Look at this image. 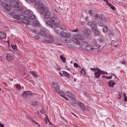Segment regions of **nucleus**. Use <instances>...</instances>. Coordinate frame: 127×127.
I'll use <instances>...</instances> for the list:
<instances>
[{
  "label": "nucleus",
  "mask_w": 127,
  "mask_h": 127,
  "mask_svg": "<svg viewBox=\"0 0 127 127\" xmlns=\"http://www.w3.org/2000/svg\"><path fill=\"white\" fill-rule=\"evenodd\" d=\"M33 25L35 27L39 26H40L39 22L37 21H34L33 23Z\"/></svg>",
  "instance_id": "nucleus-22"
},
{
  "label": "nucleus",
  "mask_w": 127,
  "mask_h": 127,
  "mask_svg": "<svg viewBox=\"0 0 127 127\" xmlns=\"http://www.w3.org/2000/svg\"><path fill=\"white\" fill-rule=\"evenodd\" d=\"M113 10H115V7L113 6H112V7H111V8Z\"/></svg>",
  "instance_id": "nucleus-49"
},
{
  "label": "nucleus",
  "mask_w": 127,
  "mask_h": 127,
  "mask_svg": "<svg viewBox=\"0 0 127 127\" xmlns=\"http://www.w3.org/2000/svg\"><path fill=\"white\" fill-rule=\"evenodd\" d=\"M15 14L13 12H10V14L11 15H13V14Z\"/></svg>",
  "instance_id": "nucleus-50"
},
{
  "label": "nucleus",
  "mask_w": 127,
  "mask_h": 127,
  "mask_svg": "<svg viewBox=\"0 0 127 127\" xmlns=\"http://www.w3.org/2000/svg\"><path fill=\"white\" fill-rule=\"evenodd\" d=\"M121 63H122V64H125L126 63V62L125 61H123Z\"/></svg>",
  "instance_id": "nucleus-57"
},
{
  "label": "nucleus",
  "mask_w": 127,
  "mask_h": 127,
  "mask_svg": "<svg viewBox=\"0 0 127 127\" xmlns=\"http://www.w3.org/2000/svg\"><path fill=\"white\" fill-rule=\"evenodd\" d=\"M11 45L12 49L14 51H16L17 50V48L16 45L11 44Z\"/></svg>",
  "instance_id": "nucleus-28"
},
{
  "label": "nucleus",
  "mask_w": 127,
  "mask_h": 127,
  "mask_svg": "<svg viewBox=\"0 0 127 127\" xmlns=\"http://www.w3.org/2000/svg\"><path fill=\"white\" fill-rule=\"evenodd\" d=\"M46 37V39L47 40H43V42L44 43L51 42L53 40V38L49 34L47 35Z\"/></svg>",
  "instance_id": "nucleus-12"
},
{
  "label": "nucleus",
  "mask_w": 127,
  "mask_h": 127,
  "mask_svg": "<svg viewBox=\"0 0 127 127\" xmlns=\"http://www.w3.org/2000/svg\"><path fill=\"white\" fill-rule=\"evenodd\" d=\"M16 1H13L11 2L10 4V6L11 7H14V10H16L19 11V10H21L22 9V7L20 6H18L16 7Z\"/></svg>",
  "instance_id": "nucleus-10"
},
{
  "label": "nucleus",
  "mask_w": 127,
  "mask_h": 127,
  "mask_svg": "<svg viewBox=\"0 0 127 127\" xmlns=\"http://www.w3.org/2000/svg\"><path fill=\"white\" fill-rule=\"evenodd\" d=\"M13 18L15 19L18 20L20 22L26 24L28 25L29 24V23L28 21L29 18L27 17L21 15L20 16L15 15L14 16Z\"/></svg>",
  "instance_id": "nucleus-2"
},
{
  "label": "nucleus",
  "mask_w": 127,
  "mask_h": 127,
  "mask_svg": "<svg viewBox=\"0 0 127 127\" xmlns=\"http://www.w3.org/2000/svg\"><path fill=\"white\" fill-rule=\"evenodd\" d=\"M89 13L91 16H93L94 15L93 12L92 10H90L89 11Z\"/></svg>",
  "instance_id": "nucleus-38"
},
{
  "label": "nucleus",
  "mask_w": 127,
  "mask_h": 127,
  "mask_svg": "<svg viewBox=\"0 0 127 127\" xmlns=\"http://www.w3.org/2000/svg\"><path fill=\"white\" fill-rule=\"evenodd\" d=\"M69 37L66 38H67V39H66L65 40V41L68 43H69L71 41V39L69 38Z\"/></svg>",
  "instance_id": "nucleus-31"
},
{
  "label": "nucleus",
  "mask_w": 127,
  "mask_h": 127,
  "mask_svg": "<svg viewBox=\"0 0 127 127\" xmlns=\"http://www.w3.org/2000/svg\"><path fill=\"white\" fill-rule=\"evenodd\" d=\"M47 31V29L43 27H41L40 29V30L33 29L32 30V32H34L37 34L40 35L41 36L44 37L46 36L47 35L46 33Z\"/></svg>",
  "instance_id": "nucleus-3"
},
{
  "label": "nucleus",
  "mask_w": 127,
  "mask_h": 127,
  "mask_svg": "<svg viewBox=\"0 0 127 127\" xmlns=\"http://www.w3.org/2000/svg\"><path fill=\"white\" fill-rule=\"evenodd\" d=\"M104 1H105L106 2V3L107 4V2H109L107 0H103Z\"/></svg>",
  "instance_id": "nucleus-54"
},
{
  "label": "nucleus",
  "mask_w": 127,
  "mask_h": 127,
  "mask_svg": "<svg viewBox=\"0 0 127 127\" xmlns=\"http://www.w3.org/2000/svg\"><path fill=\"white\" fill-rule=\"evenodd\" d=\"M99 18V16L97 14L95 16V20H97Z\"/></svg>",
  "instance_id": "nucleus-40"
},
{
  "label": "nucleus",
  "mask_w": 127,
  "mask_h": 127,
  "mask_svg": "<svg viewBox=\"0 0 127 127\" xmlns=\"http://www.w3.org/2000/svg\"><path fill=\"white\" fill-rule=\"evenodd\" d=\"M80 106L82 109L84 110L85 109V107L84 104L81 103H79Z\"/></svg>",
  "instance_id": "nucleus-30"
},
{
  "label": "nucleus",
  "mask_w": 127,
  "mask_h": 127,
  "mask_svg": "<svg viewBox=\"0 0 127 127\" xmlns=\"http://www.w3.org/2000/svg\"><path fill=\"white\" fill-rule=\"evenodd\" d=\"M10 81H12L13 80L12 79H10Z\"/></svg>",
  "instance_id": "nucleus-60"
},
{
  "label": "nucleus",
  "mask_w": 127,
  "mask_h": 127,
  "mask_svg": "<svg viewBox=\"0 0 127 127\" xmlns=\"http://www.w3.org/2000/svg\"><path fill=\"white\" fill-rule=\"evenodd\" d=\"M97 68H91V70L93 71H95L96 70H97Z\"/></svg>",
  "instance_id": "nucleus-46"
},
{
  "label": "nucleus",
  "mask_w": 127,
  "mask_h": 127,
  "mask_svg": "<svg viewBox=\"0 0 127 127\" xmlns=\"http://www.w3.org/2000/svg\"><path fill=\"white\" fill-rule=\"evenodd\" d=\"M2 5L4 8L6 9L7 11H9L10 9L9 6L5 3H3Z\"/></svg>",
  "instance_id": "nucleus-16"
},
{
  "label": "nucleus",
  "mask_w": 127,
  "mask_h": 127,
  "mask_svg": "<svg viewBox=\"0 0 127 127\" xmlns=\"http://www.w3.org/2000/svg\"><path fill=\"white\" fill-rule=\"evenodd\" d=\"M93 23L92 22H89L87 23V25L91 26L93 24Z\"/></svg>",
  "instance_id": "nucleus-42"
},
{
  "label": "nucleus",
  "mask_w": 127,
  "mask_h": 127,
  "mask_svg": "<svg viewBox=\"0 0 127 127\" xmlns=\"http://www.w3.org/2000/svg\"><path fill=\"white\" fill-rule=\"evenodd\" d=\"M74 66L76 68H77L78 66V65L76 63H75L74 64Z\"/></svg>",
  "instance_id": "nucleus-44"
},
{
  "label": "nucleus",
  "mask_w": 127,
  "mask_h": 127,
  "mask_svg": "<svg viewBox=\"0 0 127 127\" xmlns=\"http://www.w3.org/2000/svg\"><path fill=\"white\" fill-rule=\"evenodd\" d=\"M1 90V89L0 88V90Z\"/></svg>",
  "instance_id": "nucleus-63"
},
{
  "label": "nucleus",
  "mask_w": 127,
  "mask_h": 127,
  "mask_svg": "<svg viewBox=\"0 0 127 127\" xmlns=\"http://www.w3.org/2000/svg\"><path fill=\"white\" fill-rule=\"evenodd\" d=\"M107 74V73L106 72H104L102 71L99 69L97 68V70L95 72L94 78L95 79H96V78L99 77L101 75H103V74Z\"/></svg>",
  "instance_id": "nucleus-9"
},
{
  "label": "nucleus",
  "mask_w": 127,
  "mask_h": 127,
  "mask_svg": "<svg viewBox=\"0 0 127 127\" xmlns=\"http://www.w3.org/2000/svg\"><path fill=\"white\" fill-rule=\"evenodd\" d=\"M124 101H126L127 100V97L125 93L124 94Z\"/></svg>",
  "instance_id": "nucleus-41"
},
{
  "label": "nucleus",
  "mask_w": 127,
  "mask_h": 127,
  "mask_svg": "<svg viewBox=\"0 0 127 127\" xmlns=\"http://www.w3.org/2000/svg\"><path fill=\"white\" fill-rule=\"evenodd\" d=\"M72 32H76L77 31V30H73L72 31Z\"/></svg>",
  "instance_id": "nucleus-58"
},
{
  "label": "nucleus",
  "mask_w": 127,
  "mask_h": 127,
  "mask_svg": "<svg viewBox=\"0 0 127 127\" xmlns=\"http://www.w3.org/2000/svg\"><path fill=\"white\" fill-rule=\"evenodd\" d=\"M39 36L38 35H36L34 37V38L35 39H39Z\"/></svg>",
  "instance_id": "nucleus-43"
},
{
  "label": "nucleus",
  "mask_w": 127,
  "mask_h": 127,
  "mask_svg": "<svg viewBox=\"0 0 127 127\" xmlns=\"http://www.w3.org/2000/svg\"><path fill=\"white\" fill-rule=\"evenodd\" d=\"M6 59L8 61H10L12 60V56L10 54H8L6 57Z\"/></svg>",
  "instance_id": "nucleus-20"
},
{
  "label": "nucleus",
  "mask_w": 127,
  "mask_h": 127,
  "mask_svg": "<svg viewBox=\"0 0 127 127\" xmlns=\"http://www.w3.org/2000/svg\"><path fill=\"white\" fill-rule=\"evenodd\" d=\"M108 74V73H107V74H103V75H102L101 76V77L102 78H105L108 79H111L112 78V76L111 75V76H110L109 77H106V74Z\"/></svg>",
  "instance_id": "nucleus-23"
},
{
  "label": "nucleus",
  "mask_w": 127,
  "mask_h": 127,
  "mask_svg": "<svg viewBox=\"0 0 127 127\" xmlns=\"http://www.w3.org/2000/svg\"><path fill=\"white\" fill-rule=\"evenodd\" d=\"M66 94L73 101V103L70 102V104L72 105L76 106L75 104L77 101L75 99V95L71 92L68 91L66 92Z\"/></svg>",
  "instance_id": "nucleus-6"
},
{
  "label": "nucleus",
  "mask_w": 127,
  "mask_h": 127,
  "mask_svg": "<svg viewBox=\"0 0 127 127\" xmlns=\"http://www.w3.org/2000/svg\"><path fill=\"white\" fill-rule=\"evenodd\" d=\"M54 30L56 33L61 35L64 37L67 38L70 37V34L64 32L60 27H56Z\"/></svg>",
  "instance_id": "nucleus-5"
},
{
  "label": "nucleus",
  "mask_w": 127,
  "mask_h": 127,
  "mask_svg": "<svg viewBox=\"0 0 127 127\" xmlns=\"http://www.w3.org/2000/svg\"><path fill=\"white\" fill-rule=\"evenodd\" d=\"M81 73L83 75H85L86 74V72L84 69H82L81 70Z\"/></svg>",
  "instance_id": "nucleus-37"
},
{
  "label": "nucleus",
  "mask_w": 127,
  "mask_h": 127,
  "mask_svg": "<svg viewBox=\"0 0 127 127\" xmlns=\"http://www.w3.org/2000/svg\"><path fill=\"white\" fill-rule=\"evenodd\" d=\"M60 27L63 31L64 30H65L66 29L65 27L63 25H60Z\"/></svg>",
  "instance_id": "nucleus-25"
},
{
  "label": "nucleus",
  "mask_w": 127,
  "mask_h": 127,
  "mask_svg": "<svg viewBox=\"0 0 127 127\" xmlns=\"http://www.w3.org/2000/svg\"><path fill=\"white\" fill-rule=\"evenodd\" d=\"M60 73L62 76V75L61 74V73Z\"/></svg>",
  "instance_id": "nucleus-61"
},
{
  "label": "nucleus",
  "mask_w": 127,
  "mask_h": 127,
  "mask_svg": "<svg viewBox=\"0 0 127 127\" xmlns=\"http://www.w3.org/2000/svg\"><path fill=\"white\" fill-rule=\"evenodd\" d=\"M101 51L100 50H97V52L98 53H100L101 52Z\"/></svg>",
  "instance_id": "nucleus-56"
},
{
  "label": "nucleus",
  "mask_w": 127,
  "mask_h": 127,
  "mask_svg": "<svg viewBox=\"0 0 127 127\" xmlns=\"http://www.w3.org/2000/svg\"><path fill=\"white\" fill-rule=\"evenodd\" d=\"M84 32L85 35L86 36H89L91 33V31L89 30H85Z\"/></svg>",
  "instance_id": "nucleus-18"
},
{
  "label": "nucleus",
  "mask_w": 127,
  "mask_h": 127,
  "mask_svg": "<svg viewBox=\"0 0 127 127\" xmlns=\"http://www.w3.org/2000/svg\"><path fill=\"white\" fill-rule=\"evenodd\" d=\"M16 87L17 88H18V89H20L21 88L20 86L19 85H16Z\"/></svg>",
  "instance_id": "nucleus-48"
},
{
  "label": "nucleus",
  "mask_w": 127,
  "mask_h": 127,
  "mask_svg": "<svg viewBox=\"0 0 127 127\" xmlns=\"http://www.w3.org/2000/svg\"><path fill=\"white\" fill-rule=\"evenodd\" d=\"M52 87L53 90H55L58 94L66 100H68V98L65 96V94L62 91L60 90V88L58 84L56 82H53L52 83Z\"/></svg>",
  "instance_id": "nucleus-1"
},
{
  "label": "nucleus",
  "mask_w": 127,
  "mask_h": 127,
  "mask_svg": "<svg viewBox=\"0 0 127 127\" xmlns=\"http://www.w3.org/2000/svg\"><path fill=\"white\" fill-rule=\"evenodd\" d=\"M63 74L64 75V76L67 77H69V75L65 71L64 72L63 71Z\"/></svg>",
  "instance_id": "nucleus-35"
},
{
  "label": "nucleus",
  "mask_w": 127,
  "mask_h": 127,
  "mask_svg": "<svg viewBox=\"0 0 127 127\" xmlns=\"http://www.w3.org/2000/svg\"><path fill=\"white\" fill-rule=\"evenodd\" d=\"M85 49L87 52H90L93 51L94 48L91 46L88 45L86 47Z\"/></svg>",
  "instance_id": "nucleus-14"
},
{
  "label": "nucleus",
  "mask_w": 127,
  "mask_h": 127,
  "mask_svg": "<svg viewBox=\"0 0 127 127\" xmlns=\"http://www.w3.org/2000/svg\"><path fill=\"white\" fill-rule=\"evenodd\" d=\"M65 69L68 70V71H71V70H72V69L71 68L69 67H68L67 66H65Z\"/></svg>",
  "instance_id": "nucleus-36"
},
{
  "label": "nucleus",
  "mask_w": 127,
  "mask_h": 127,
  "mask_svg": "<svg viewBox=\"0 0 127 127\" xmlns=\"http://www.w3.org/2000/svg\"><path fill=\"white\" fill-rule=\"evenodd\" d=\"M70 63H72V62H70Z\"/></svg>",
  "instance_id": "nucleus-62"
},
{
  "label": "nucleus",
  "mask_w": 127,
  "mask_h": 127,
  "mask_svg": "<svg viewBox=\"0 0 127 127\" xmlns=\"http://www.w3.org/2000/svg\"><path fill=\"white\" fill-rule=\"evenodd\" d=\"M6 37V35L5 33L0 32V38L2 39H4Z\"/></svg>",
  "instance_id": "nucleus-17"
},
{
  "label": "nucleus",
  "mask_w": 127,
  "mask_h": 127,
  "mask_svg": "<svg viewBox=\"0 0 127 127\" xmlns=\"http://www.w3.org/2000/svg\"><path fill=\"white\" fill-rule=\"evenodd\" d=\"M108 30L107 27L106 26H104L103 28V32H105L106 33Z\"/></svg>",
  "instance_id": "nucleus-24"
},
{
  "label": "nucleus",
  "mask_w": 127,
  "mask_h": 127,
  "mask_svg": "<svg viewBox=\"0 0 127 127\" xmlns=\"http://www.w3.org/2000/svg\"><path fill=\"white\" fill-rule=\"evenodd\" d=\"M32 94V92L30 91H27L24 92L23 93L22 95L23 97L26 98L30 96Z\"/></svg>",
  "instance_id": "nucleus-13"
},
{
  "label": "nucleus",
  "mask_w": 127,
  "mask_h": 127,
  "mask_svg": "<svg viewBox=\"0 0 127 127\" xmlns=\"http://www.w3.org/2000/svg\"><path fill=\"white\" fill-rule=\"evenodd\" d=\"M45 121L47 125L49 126L50 125V123L49 122L48 118H46V119H45Z\"/></svg>",
  "instance_id": "nucleus-26"
},
{
  "label": "nucleus",
  "mask_w": 127,
  "mask_h": 127,
  "mask_svg": "<svg viewBox=\"0 0 127 127\" xmlns=\"http://www.w3.org/2000/svg\"><path fill=\"white\" fill-rule=\"evenodd\" d=\"M16 7H17V6H17V5H18L19 4V2L16 1Z\"/></svg>",
  "instance_id": "nucleus-52"
},
{
  "label": "nucleus",
  "mask_w": 127,
  "mask_h": 127,
  "mask_svg": "<svg viewBox=\"0 0 127 127\" xmlns=\"http://www.w3.org/2000/svg\"><path fill=\"white\" fill-rule=\"evenodd\" d=\"M73 37L72 40L78 45H79L80 44L78 39L82 40L84 38L83 37L79 34H75L73 35Z\"/></svg>",
  "instance_id": "nucleus-7"
},
{
  "label": "nucleus",
  "mask_w": 127,
  "mask_h": 127,
  "mask_svg": "<svg viewBox=\"0 0 127 127\" xmlns=\"http://www.w3.org/2000/svg\"><path fill=\"white\" fill-rule=\"evenodd\" d=\"M107 4L110 8H111V7L112 6V5L109 2H107Z\"/></svg>",
  "instance_id": "nucleus-47"
},
{
  "label": "nucleus",
  "mask_w": 127,
  "mask_h": 127,
  "mask_svg": "<svg viewBox=\"0 0 127 127\" xmlns=\"http://www.w3.org/2000/svg\"><path fill=\"white\" fill-rule=\"evenodd\" d=\"M90 26L92 27V29H94L95 28H96V25L93 23V24H92Z\"/></svg>",
  "instance_id": "nucleus-33"
},
{
  "label": "nucleus",
  "mask_w": 127,
  "mask_h": 127,
  "mask_svg": "<svg viewBox=\"0 0 127 127\" xmlns=\"http://www.w3.org/2000/svg\"><path fill=\"white\" fill-rule=\"evenodd\" d=\"M60 58L61 61L64 62H65L66 60L65 59L64 57L62 56H60Z\"/></svg>",
  "instance_id": "nucleus-32"
},
{
  "label": "nucleus",
  "mask_w": 127,
  "mask_h": 127,
  "mask_svg": "<svg viewBox=\"0 0 127 127\" xmlns=\"http://www.w3.org/2000/svg\"><path fill=\"white\" fill-rule=\"evenodd\" d=\"M99 18L102 21H103L105 19L103 15L102 14H101L100 16H99Z\"/></svg>",
  "instance_id": "nucleus-29"
},
{
  "label": "nucleus",
  "mask_w": 127,
  "mask_h": 127,
  "mask_svg": "<svg viewBox=\"0 0 127 127\" xmlns=\"http://www.w3.org/2000/svg\"><path fill=\"white\" fill-rule=\"evenodd\" d=\"M115 83L114 81L112 80L109 81L108 83V85L110 87H113L114 85H115Z\"/></svg>",
  "instance_id": "nucleus-19"
},
{
  "label": "nucleus",
  "mask_w": 127,
  "mask_h": 127,
  "mask_svg": "<svg viewBox=\"0 0 127 127\" xmlns=\"http://www.w3.org/2000/svg\"><path fill=\"white\" fill-rule=\"evenodd\" d=\"M42 13H41L40 14L44 15V17L46 18H49L50 16V14L48 8L46 6L45 8L43 9Z\"/></svg>",
  "instance_id": "nucleus-8"
},
{
  "label": "nucleus",
  "mask_w": 127,
  "mask_h": 127,
  "mask_svg": "<svg viewBox=\"0 0 127 127\" xmlns=\"http://www.w3.org/2000/svg\"><path fill=\"white\" fill-rule=\"evenodd\" d=\"M107 32L108 34L109 35H110L112 34V31L110 29L108 30L107 31Z\"/></svg>",
  "instance_id": "nucleus-34"
},
{
  "label": "nucleus",
  "mask_w": 127,
  "mask_h": 127,
  "mask_svg": "<svg viewBox=\"0 0 127 127\" xmlns=\"http://www.w3.org/2000/svg\"><path fill=\"white\" fill-rule=\"evenodd\" d=\"M97 28L92 29V31L97 35L99 36V32L97 30Z\"/></svg>",
  "instance_id": "nucleus-21"
},
{
  "label": "nucleus",
  "mask_w": 127,
  "mask_h": 127,
  "mask_svg": "<svg viewBox=\"0 0 127 127\" xmlns=\"http://www.w3.org/2000/svg\"><path fill=\"white\" fill-rule=\"evenodd\" d=\"M35 0H30L32 2H34L35 1Z\"/></svg>",
  "instance_id": "nucleus-53"
},
{
  "label": "nucleus",
  "mask_w": 127,
  "mask_h": 127,
  "mask_svg": "<svg viewBox=\"0 0 127 127\" xmlns=\"http://www.w3.org/2000/svg\"><path fill=\"white\" fill-rule=\"evenodd\" d=\"M31 73L32 75L34 77H36L37 76V74L36 72L35 71H33L31 72Z\"/></svg>",
  "instance_id": "nucleus-27"
},
{
  "label": "nucleus",
  "mask_w": 127,
  "mask_h": 127,
  "mask_svg": "<svg viewBox=\"0 0 127 127\" xmlns=\"http://www.w3.org/2000/svg\"><path fill=\"white\" fill-rule=\"evenodd\" d=\"M38 103L37 102H35L33 103V105L36 106L38 105Z\"/></svg>",
  "instance_id": "nucleus-45"
},
{
  "label": "nucleus",
  "mask_w": 127,
  "mask_h": 127,
  "mask_svg": "<svg viewBox=\"0 0 127 127\" xmlns=\"http://www.w3.org/2000/svg\"><path fill=\"white\" fill-rule=\"evenodd\" d=\"M108 21V20L106 18L105 19V21L106 22H107Z\"/></svg>",
  "instance_id": "nucleus-55"
},
{
  "label": "nucleus",
  "mask_w": 127,
  "mask_h": 127,
  "mask_svg": "<svg viewBox=\"0 0 127 127\" xmlns=\"http://www.w3.org/2000/svg\"><path fill=\"white\" fill-rule=\"evenodd\" d=\"M117 97L119 99L121 97V94L119 93H118L117 94Z\"/></svg>",
  "instance_id": "nucleus-39"
},
{
  "label": "nucleus",
  "mask_w": 127,
  "mask_h": 127,
  "mask_svg": "<svg viewBox=\"0 0 127 127\" xmlns=\"http://www.w3.org/2000/svg\"><path fill=\"white\" fill-rule=\"evenodd\" d=\"M46 6H45L44 4L42 3L39 4L38 5L37 10L40 14L42 13L43 9H44Z\"/></svg>",
  "instance_id": "nucleus-11"
},
{
  "label": "nucleus",
  "mask_w": 127,
  "mask_h": 127,
  "mask_svg": "<svg viewBox=\"0 0 127 127\" xmlns=\"http://www.w3.org/2000/svg\"><path fill=\"white\" fill-rule=\"evenodd\" d=\"M59 21L58 18L52 17L50 19V21L46 22V24L48 26L52 28L53 25L56 24Z\"/></svg>",
  "instance_id": "nucleus-4"
},
{
  "label": "nucleus",
  "mask_w": 127,
  "mask_h": 127,
  "mask_svg": "<svg viewBox=\"0 0 127 127\" xmlns=\"http://www.w3.org/2000/svg\"><path fill=\"white\" fill-rule=\"evenodd\" d=\"M40 112L42 114H43L45 113V111L43 110H42L40 111Z\"/></svg>",
  "instance_id": "nucleus-51"
},
{
  "label": "nucleus",
  "mask_w": 127,
  "mask_h": 127,
  "mask_svg": "<svg viewBox=\"0 0 127 127\" xmlns=\"http://www.w3.org/2000/svg\"><path fill=\"white\" fill-rule=\"evenodd\" d=\"M30 12L28 11H25V13L26 14H27L28 15V17L30 19H34L35 18V17L34 16L31 14L29 15L30 13Z\"/></svg>",
  "instance_id": "nucleus-15"
},
{
  "label": "nucleus",
  "mask_w": 127,
  "mask_h": 127,
  "mask_svg": "<svg viewBox=\"0 0 127 127\" xmlns=\"http://www.w3.org/2000/svg\"><path fill=\"white\" fill-rule=\"evenodd\" d=\"M81 24H83V22H81Z\"/></svg>",
  "instance_id": "nucleus-59"
}]
</instances>
